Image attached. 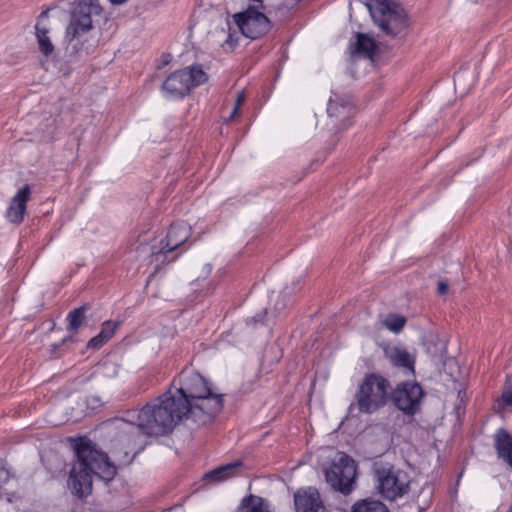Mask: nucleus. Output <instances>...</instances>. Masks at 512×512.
Wrapping results in <instances>:
<instances>
[{
  "mask_svg": "<svg viewBox=\"0 0 512 512\" xmlns=\"http://www.w3.org/2000/svg\"><path fill=\"white\" fill-rule=\"evenodd\" d=\"M237 512H270L263 498L255 495L245 497Z\"/></svg>",
  "mask_w": 512,
  "mask_h": 512,
  "instance_id": "nucleus-20",
  "label": "nucleus"
},
{
  "mask_svg": "<svg viewBox=\"0 0 512 512\" xmlns=\"http://www.w3.org/2000/svg\"><path fill=\"white\" fill-rule=\"evenodd\" d=\"M423 391L417 383L399 384L392 392V399L398 409L406 414L413 415L419 409Z\"/></svg>",
  "mask_w": 512,
  "mask_h": 512,
  "instance_id": "nucleus-11",
  "label": "nucleus"
},
{
  "mask_svg": "<svg viewBox=\"0 0 512 512\" xmlns=\"http://www.w3.org/2000/svg\"><path fill=\"white\" fill-rule=\"evenodd\" d=\"M385 355L395 367L414 373V357L406 350L400 347H391L385 349Z\"/></svg>",
  "mask_w": 512,
  "mask_h": 512,
  "instance_id": "nucleus-16",
  "label": "nucleus"
},
{
  "mask_svg": "<svg viewBox=\"0 0 512 512\" xmlns=\"http://www.w3.org/2000/svg\"><path fill=\"white\" fill-rule=\"evenodd\" d=\"M374 23L388 36L397 37L409 26L406 11L390 0H363Z\"/></svg>",
  "mask_w": 512,
  "mask_h": 512,
  "instance_id": "nucleus-4",
  "label": "nucleus"
},
{
  "mask_svg": "<svg viewBox=\"0 0 512 512\" xmlns=\"http://www.w3.org/2000/svg\"><path fill=\"white\" fill-rule=\"evenodd\" d=\"M243 466L244 464L241 460H236L205 473L203 480L210 484L226 481L239 475L242 472Z\"/></svg>",
  "mask_w": 512,
  "mask_h": 512,
  "instance_id": "nucleus-15",
  "label": "nucleus"
},
{
  "mask_svg": "<svg viewBox=\"0 0 512 512\" xmlns=\"http://www.w3.org/2000/svg\"><path fill=\"white\" fill-rule=\"evenodd\" d=\"M245 98H246V95H245L244 91H239L237 93V97H236V100H235V105H234L233 111H232V113L229 116L227 121L232 120L238 114L240 106L244 102Z\"/></svg>",
  "mask_w": 512,
  "mask_h": 512,
  "instance_id": "nucleus-25",
  "label": "nucleus"
},
{
  "mask_svg": "<svg viewBox=\"0 0 512 512\" xmlns=\"http://www.w3.org/2000/svg\"><path fill=\"white\" fill-rule=\"evenodd\" d=\"M74 448L77 461L70 471L68 484L73 493L82 498L91 492L93 475L108 482L115 477L117 470L92 441L81 438Z\"/></svg>",
  "mask_w": 512,
  "mask_h": 512,
  "instance_id": "nucleus-2",
  "label": "nucleus"
},
{
  "mask_svg": "<svg viewBox=\"0 0 512 512\" xmlns=\"http://www.w3.org/2000/svg\"><path fill=\"white\" fill-rule=\"evenodd\" d=\"M377 51L375 41L367 34L357 33L356 41L350 46L351 56L373 59Z\"/></svg>",
  "mask_w": 512,
  "mask_h": 512,
  "instance_id": "nucleus-17",
  "label": "nucleus"
},
{
  "mask_svg": "<svg viewBox=\"0 0 512 512\" xmlns=\"http://www.w3.org/2000/svg\"><path fill=\"white\" fill-rule=\"evenodd\" d=\"M114 4H121L124 3L126 0H110Z\"/></svg>",
  "mask_w": 512,
  "mask_h": 512,
  "instance_id": "nucleus-29",
  "label": "nucleus"
},
{
  "mask_svg": "<svg viewBox=\"0 0 512 512\" xmlns=\"http://www.w3.org/2000/svg\"><path fill=\"white\" fill-rule=\"evenodd\" d=\"M133 449L123 450L122 447H114L113 457L118 465H128L134 458Z\"/></svg>",
  "mask_w": 512,
  "mask_h": 512,
  "instance_id": "nucleus-24",
  "label": "nucleus"
},
{
  "mask_svg": "<svg viewBox=\"0 0 512 512\" xmlns=\"http://www.w3.org/2000/svg\"><path fill=\"white\" fill-rule=\"evenodd\" d=\"M352 512H389V510L378 500L364 499L352 506Z\"/></svg>",
  "mask_w": 512,
  "mask_h": 512,
  "instance_id": "nucleus-21",
  "label": "nucleus"
},
{
  "mask_svg": "<svg viewBox=\"0 0 512 512\" xmlns=\"http://www.w3.org/2000/svg\"><path fill=\"white\" fill-rule=\"evenodd\" d=\"M356 474L355 461L345 453H338L337 459L325 470L326 481L335 491L345 495L353 490Z\"/></svg>",
  "mask_w": 512,
  "mask_h": 512,
  "instance_id": "nucleus-6",
  "label": "nucleus"
},
{
  "mask_svg": "<svg viewBox=\"0 0 512 512\" xmlns=\"http://www.w3.org/2000/svg\"><path fill=\"white\" fill-rule=\"evenodd\" d=\"M179 384V388L170 389L138 412V429L147 435L165 434L185 417L207 424L222 411L224 394L212 388L197 371L183 370Z\"/></svg>",
  "mask_w": 512,
  "mask_h": 512,
  "instance_id": "nucleus-1",
  "label": "nucleus"
},
{
  "mask_svg": "<svg viewBox=\"0 0 512 512\" xmlns=\"http://www.w3.org/2000/svg\"><path fill=\"white\" fill-rule=\"evenodd\" d=\"M234 20L247 38L256 39L268 32L269 19L261 12L250 7L245 12L234 15Z\"/></svg>",
  "mask_w": 512,
  "mask_h": 512,
  "instance_id": "nucleus-10",
  "label": "nucleus"
},
{
  "mask_svg": "<svg viewBox=\"0 0 512 512\" xmlns=\"http://www.w3.org/2000/svg\"><path fill=\"white\" fill-rule=\"evenodd\" d=\"M211 271V268L209 265H206L203 267V276L206 277Z\"/></svg>",
  "mask_w": 512,
  "mask_h": 512,
  "instance_id": "nucleus-28",
  "label": "nucleus"
},
{
  "mask_svg": "<svg viewBox=\"0 0 512 512\" xmlns=\"http://www.w3.org/2000/svg\"><path fill=\"white\" fill-rule=\"evenodd\" d=\"M58 18L51 14L50 10L43 11L35 24V35L39 51L46 57L54 52L52 36L60 31Z\"/></svg>",
  "mask_w": 512,
  "mask_h": 512,
  "instance_id": "nucleus-9",
  "label": "nucleus"
},
{
  "mask_svg": "<svg viewBox=\"0 0 512 512\" xmlns=\"http://www.w3.org/2000/svg\"><path fill=\"white\" fill-rule=\"evenodd\" d=\"M99 0H75L69 11V22L65 38L70 56L88 55L98 46V37L93 34L94 17L102 13Z\"/></svg>",
  "mask_w": 512,
  "mask_h": 512,
  "instance_id": "nucleus-3",
  "label": "nucleus"
},
{
  "mask_svg": "<svg viewBox=\"0 0 512 512\" xmlns=\"http://www.w3.org/2000/svg\"><path fill=\"white\" fill-rule=\"evenodd\" d=\"M99 373L102 376L113 378L116 376L117 370L113 366H104V367L100 368Z\"/></svg>",
  "mask_w": 512,
  "mask_h": 512,
  "instance_id": "nucleus-26",
  "label": "nucleus"
},
{
  "mask_svg": "<svg viewBox=\"0 0 512 512\" xmlns=\"http://www.w3.org/2000/svg\"><path fill=\"white\" fill-rule=\"evenodd\" d=\"M384 326L394 333H399L406 324V318L399 314H389L383 321Z\"/></svg>",
  "mask_w": 512,
  "mask_h": 512,
  "instance_id": "nucleus-23",
  "label": "nucleus"
},
{
  "mask_svg": "<svg viewBox=\"0 0 512 512\" xmlns=\"http://www.w3.org/2000/svg\"><path fill=\"white\" fill-rule=\"evenodd\" d=\"M118 325V322L106 321L102 326L101 332L97 336L90 339L87 345L88 348L101 347L114 335Z\"/></svg>",
  "mask_w": 512,
  "mask_h": 512,
  "instance_id": "nucleus-19",
  "label": "nucleus"
},
{
  "mask_svg": "<svg viewBox=\"0 0 512 512\" xmlns=\"http://www.w3.org/2000/svg\"><path fill=\"white\" fill-rule=\"evenodd\" d=\"M86 307L81 306L78 307L68 314V331L72 334H75L78 329L85 323L86 316Z\"/></svg>",
  "mask_w": 512,
  "mask_h": 512,
  "instance_id": "nucleus-22",
  "label": "nucleus"
},
{
  "mask_svg": "<svg viewBox=\"0 0 512 512\" xmlns=\"http://www.w3.org/2000/svg\"><path fill=\"white\" fill-rule=\"evenodd\" d=\"M296 512H325V506L317 489L309 487L294 494Z\"/></svg>",
  "mask_w": 512,
  "mask_h": 512,
  "instance_id": "nucleus-12",
  "label": "nucleus"
},
{
  "mask_svg": "<svg viewBox=\"0 0 512 512\" xmlns=\"http://www.w3.org/2000/svg\"><path fill=\"white\" fill-rule=\"evenodd\" d=\"M390 383L383 376L375 373L364 377L355 395L360 412L371 414L383 407L389 398Z\"/></svg>",
  "mask_w": 512,
  "mask_h": 512,
  "instance_id": "nucleus-5",
  "label": "nucleus"
},
{
  "mask_svg": "<svg viewBox=\"0 0 512 512\" xmlns=\"http://www.w3.org/2000/svg\"><path fill=\"white\" fill-rule=\"evenodd\" d=\"M207 81V75L200 65H194L170 74L164 81L163 89L172 97H184L191 88Z\"/></svg>",
  "mask_w": 512,
  "mask_h": 512,
  "instance_id": "nucleus-7",
  "label": "nucleus"
},
{
  "mask_svg": "<svg viewBox=\"0 0 512 512\" xmlns=\"http://www.w3.org/2000/svg\"><path fill=\"white\" fill-rule=\"evenodd\" d=\"M190 236L189 228L184 224L171 225L167 236L160 242V249L157 252H153L157 257L160 254L172 252L187 241Z\"/></svg>",
  "mask_w": 512,
  "mask_h": 512,
  "instance_id": "nucleus-14",
  "label": "nucleus"
},
{
  "mask_svg": "<svg viewBox=\"0 0 512 512\" xmlns=\"http://www.w3.org/2000/svg\"><path fill=\"white\" fill-rule=\"evenodd\" d=\"M377 489L380 495L388 500H395L409 491V475L394 467L376 470Z\"/></svg>",
  "mask_w": 512,
  "mask_h": 512,
  "instance_id": "nucleus-8",
  "label": "nucleus"
},
{
  "mask_svg": "<svg viewBox=\"0 0 512 512\" xmlns=\"http://www.w3.org/2000/svg\"><path fill=\"white\" fill-rule=\"evenodd\" d=\"M31 197V189L29 185L22 187L16 195L11 199L10 205L6 211V218L14 224H20L24 220L27 202Z\"/></svg>",
  "mask_w": 512,
  "mask_h": 512,
  "instance_id": "nucleus-13",
  "label": "nucleus"
},
{
  "mask_svg": "<svg viewBox=\"0 0 512 512\" xmlns=\"http://www.w3.org/2000/svg\"><path fill=\"white\" fill-rule=\"evenodd\" d=\"M448 292V284L444 281H439L437 286V293L439 295H445Z\"/></svg>",
  "mask_w": 512,
  "mask_h": 512,
  "instance_id": "nucleus-27",
  "label": "nucleus"
},
{
  "mask_svg": "<svg viewBox=\"0 0 512 512\" xmlns=\"http://www.w3.org/2000/svg\"><path fill=\"white\" fill-rule=\"evenodd\" d=\"M498 455L512 468V437L503 429L495 436Z\"/></svg>",
  "mask_w": 512,
  "mask_h": 512,
  "instance_id": "nucleus-18",
  "label": "nucleus"
}]
</instances>
